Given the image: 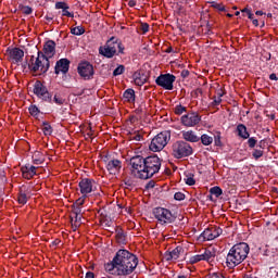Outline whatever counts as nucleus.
<instances>
[{
  "label": "nucleus",
  "mask_w": 278,
  "mask_h": 278,
  "mask_svg": "<svg viewBox=\"0 0 278 278\" xmlns=\"http://www.w3.org/2000/svg\"><path fill=\"white\" fill-rule=\"evenodd\" d=\"M138 268V256L129 250H118L111 262L104 264V270L113 277H129Z\"/></svg>",
  "instance_id": "obj_1"
},
{
  "label": "nucleus",
  "mask_w": 278,
  "mask_h": 278,
  "mask_svg": "<svg viewBox=\"0 0 278 278\" xmlns=\"http://www.w3.org/2000/svg\"><path fill=\"white\" fill-rule=\"evenodd\" d=\"M251 248L247 242L236 243L228 252L226 256V266L229 268H236V266H240L247 257H249V252Z\"/></svg>",
  "instance_id": "obj_2"
},
{
  "label": "nucleus",
  "mask_w": 278,
  "mask_h": 278,
  "mask_svg": "<svg viewBox=\"0 0 278 278\" xmlns=\"http://www.w3.org/2000/svg\"><path fill=\"white\" fill-rule=\"evenodd\" d=\"M28 68L31 73H38L40 71L41 75H45L51 68V61L48 59H42V54L37 52V58L31 55L28 62Z\"/></svg>",
  "instance_id": "obj_3"
},
{
  "label": "nucleus",
  "mask_w": 278,
  "mask_h": 278,
  "mask_svg": "<svg viewBox=\"0 0 278 278\" xmlns=\"http://www.w3.org/2000/svg\"><path fill=\"white\" fill-rule=\"evenodd\" d=\"M194 153L190 143L179 140L172 144V155L175 160H181L184 157H190Z\"/></svg>",
  "instance_id": "obj_4"
},
{
  "label": "nucleus",
  "mask_w": 278,
  "mask_h": 278,
  "mask_svg": "<svg viewBox=\"0 0 278 278\" xmlns=\"http://www.w3.org/2000/svg\"><path fill=\"white\" fill-rule=\"evenodd\" d=\"M162 168V161L157 157V154L146 157L143 179H151L153 175H157Z\"/></svg>",
  "instance_id": "obj_5"
},
{
  "label": "nucleus",
  "mask_w": 278,
  "mask_h": 278,
  "mask_svg": "<svg viewBox=\"0 0 278 278\" xmlns=\"http://www.w3.org/2000/svg\"><path fill=\"white\" fill-rule=\"evenodd\" d=\"M168 142H170V130L161 131L151 140L149 149L153 151V153H157L162 151Z\"/></svg>",
  "instance_id": "obj_6"
},
{
  "label": "nucleus",
  "mask_w": 278,
  "mask_h": 278,
  "mask_svg": "<svg viewBox=\"0 0 278 278\" xmlns=\"http://www.w3.org/2000/svg\"><path fill=\"white\" fill-rule=\"evenodd\" d=\"M152 214L157 220L159 225H170L177 220V216L168 208L159 206L153 208Z\"/></svg>",
  "instance_id": "obj_7"
},
{
  "label": "nucleus",
  "mask_w": 278,
  "mask_h": 278,
  "mask_svg": "<svg viewBox=\"0 0 278 278\" xmlns=\"http://www.w3.org/2000/svg\"><path fill=\"white\" fill-rule=\"evenodd\" d=\"M130 164V170L131 174L135 177H138V179H144L142 175H144V164H146V157L142 155H135L130 157L129 160Z\"/></svg>",
  "instance_id": "obj_8"
},
{
  "label": "nucleus",
  "mask_w": 278,
  "mask_h": 278,
  "mask_svg": "<svg viewBox=\"0 0 278 278\" xmlns=\"http://www.w3.org/2000/svg\"><path fill=\"white\" fill-rule=\"evenodd\" d=\"M33 92L41 101H45L46 103H53V96L49 92V89H47V86H45L42 81L40 80L35 81Z\"/></svg>",
  "instance_id": "obj_9"
},
{
  "label": "nucleus",
  "mask_w": 278,
  "mask_h": 278,
  "mask_svg": "<svg viewBox=\"0 0 278 278\" xmlns=\"http://www.w3.org/2000/svg\"><path fill=\"white\" fill-rule=\"evenodd\" d=\"M77 73L85 81H90L94 77V66L88 61L81 62L77 66Z\"/></svg>",
  "instance_id": "obj_10"
},
{
  "label": "nucleus",
  "mask_w": 278,
  "mask_h": 278,
  "mask_svg": "<svg viewBox=\"0 0 278 278\" xmlns=\"http://www.w3.org/2000/svg\"><path fill=\"white\" fill-rule=\"evenodd\" d=\"M176 79L177 77L173 74H161L159 77H156L155 84L164 90H173Z\"/></svg>",
  "instance_id": "obj_11"
},
{
  "label": "nucleus",
  "mask_w": 278,
  "mask_h": 278,
  "mask_svg": "<svg viewBox=\"0 0 278 278\" xmlns=\"http://www.w3.org/2000/svg\"><path fill=\"white\" fill-rule=\"evenodd\" d=\"M219 236H223V228L219 226H210L204 229V231L200 235L199 239L205 241L216 240Z\"/></svg>",
  "instance_id": "obj_12"
},
{
  "label": "nucleus",
  "mask_w": 278,
  "mask_h": 278,
  "mask_svg": "<svg viewBox=\"0 0 278 278\" xmlns=\"http://www.w3.org/2000/svg\"><path fill=\"white\" fill-rule=\"evenodd\" d=\"M180 121L181 125H184L185 127H197V125L201 123V116L198 112H191L182 115Z\"/></svg>",
  "instance_id": "obj_13"
},
{
  "label": "nucleus",
  "mask_w": 278,
  "mask_h": 278,
  "mask_svg": "<svg viewBox=\"0 0 278 278\" xmlns=\"http://www.w3.org/2000/svg\"><path fill=\"white\" fill-rule=\"evenodd\" d=\"M55 47L56 43L53 40H48L43 45L42 51H38L39 55H41L42 60H51L55 55Z\"/></svg>",
  "instance_id": "obj_14"
},
{
  "label": "nucleus",
  "mask_w": 278,
  "mask_h": 278,
  "mask_svg": "<svg viewBox=\"0 0 278 278\" xmlns=\"http://www.w3.org/2000/svg\"><path fill=\"white\" fill-rule=\"evenodd\" d=\"M94 179L83 178L78 184L80 188V194L86 198L88 194H90V192H94Z\"/></svg>",
  "instance_id": "obj_15"
},
{
  "label": "nucleus",
  "mask_w": 278,
  "mask_h": 278,
  "mask_svg": "<svg viewBox=\"0 0 278 278\" xmlns=\"http://www.w3.org/2000/svg\"><path fill=\"white\" fill-rule=\"evenodd\" d=\"M7 53L9 55V60L14 62V64L23 62V58H25V51H23L21 48H8Z\"/></svg>",
  "instance_id": "obj_16"
},
{
  "label": "nucleus",
  "mask_w": 278,
  "mask_h": 278,
  "mask_svg": "<svg viewBox=\"0 0 278 278\" xmlns=\"http://www.w3.org/2000/svg\"><path fill=\"white\" fill-rule=\"evenodd\" d=\"M71 68V60L64 58L56 61L54 66V73L55 75H60L62 73L63 75H66Z\"/></svg>",
  "instance_id": "obj_17"
},
{
  "label": "nucleus",
  "mask_w": 278,
  "mask_h": 278,
  "mask_svg": "<svg viewBox=\"0 0 278 278\" xmlns=\"http://www.w3.org/2000/svg\"><path fill=\"white\" fill-rule=\"evenodd\" d=\"M121 168H123V162L118 159L110 160L106 163V170H109L110 175H118Z\"/></svg>",
  "instance_id": "obj_18"
},
{
  "label": "nucleus",
  "mask_w": 278,
  "mask_h": 278,
  "mask_svg": "<svg viewBox=\"0 0 278 278\" xmlns=\"http://www.w3.org/2000/svg\"><path fill=\"white\" fill-rule=\"evenodd\" d=\"M54 8L55 10H62V16H67V18H75V13L68 11L71 10L68 3L64 1H58L55 2Z\"/></svg>",
  "instance_id": "obj_19"
},
{
  "label": "nucleus",
  "mask_w": 278,
  "mask_h": 278,
  "mask_svg": "<svg viewBox=\"0 0 278 278\" xmlns=\"http://www.w3.org/2000/svg\"><path fill=\"white\" fill-rule=\"evenodd\" d=\"M181 253H184V248H181V245H178L173 251L165 252L164 261L173 262V260H179V255H181Z\"/></svg>",
  "instance_id": "obj_20"
},
{
  "label": "nucleus",
  "mask_w": 278,
  "mask_h": 278,
  "mask_svg": "<svg viewBox=\"0 0 278 278\" xmlns=\"http://www.w3.org/2000/svg\"><path fill=\"white\" fill-rule=\"evenodd\" d=\"M29 199V190H27L25 187H22L17 193V203H20V205H27Z\"/></svg>",
  "instance_id": "obj_21"
},
{
  "label": "nucleus",
  "mask_w": 278,
  "mask_h": 278,
  "mask_svg": "<svg viewBox=\"0 0 278 278\" xmlns=\"http://www.w3.org/2000/svg\"><path fill=\"white\" fill-rule=\"evenodd\" d=\"M99 53L100 55H103V58H108V60H112V58H114V55H118V53H115L112 48H110L108 46V43H105L104 46H101L99 48Z\"/></svg>",
  "instance_id": "obj_22"
},
{
  "label": "nucleus",
  "mask_w": 278,
  "mask_h": 278,
  "mask_svg": "<svg viewBox=\"0 0 278 278\" xmlns=\"http://www.w3.org/2000/svg\"><path fill=\"white\" fill-rule=\"evenodd\" d=\"M181 134L186 142H199L201 140L193 130H182Z\"/></svg>",
  "instance_id": "obj_23"
},
{
  "label": "nucleus",
  "mask_w": 278,
  "mask_h": 278,
  "mask_svg": "<svg viewBox=\"0 0 278 278\" xmlns=\"http://www.w3.org/2000/svg\"><path fill=\"white\" fill-rule=\"evenodd\" d=\"M132 79L136 86H144V84H147V75H144V73L135 72L132 74Z\"/></svg>",
  "instance_id": "obj_24"
},
{
  "label": "nucleus",
  "mask_w": 278,
  "mask_h": 278,
  "mask_svg": "<svg viewBox=\"0 0 278 278\" xmlns=\"http://www.w3.org/2000/svg\"><path fill=\"white\" fill-rule=\"evenodd\" d=\"M115 238L118 242V244H127V235L125 233V231L123 230V228L117 227L115 229Z\"/></svg>",
  "instance_id": "obj_25"
},
{
  "label": "nucleus",
  "mask_w": 278,
  "mask_h": 278,
  "mask_svg": "<svg viewBox=\"0 0 278 278\" xmlns=\"http://www.w3.org/2000/svg\"><path fill=\"white\" fill-rule=\"evenodd\" d=\"M214 257H216V252L214 251V249H205L204 253H202L203 262H214Z\"/></svg>",
  "instance_id": "obj_26"
},
{
  "label": "nucleus",
  "mask_w": 278,
  "mask_h": 278,
  "mask_svg": "<svg viewBox=\"0 0 278 278\" xmlns=\"http://www.w3.org/2000/svg\"><path fill=\"white\" fill-rule=\"evenodd\" d=\"M238 137L243 138V140H249L250 134L249 130H247V126L244 124H239L237 126Z\"/></svg>",
  "instance_id": "obj_27"
},
{
  "label": "nucleus",
  "mask_w": 278,
  "mask_h": 278,
  "mask_svg": "<svg viewBox=\"0 0 278 278\" xmlns=\"http://www.w3.org/2000/svg\"><path fill=\"white\" fill-rule=\"evenodd\" d=\"M123 97L129 103L136 101V91L134 89H127L124 91Z\"/></svg>",
  "instance_id": "obj_28"
},
{
  "label": "nucleus",
  "mask_w": 278,
  "mask_h": 278,
  "mask_svg": "<svg viewBox=\"0 0 278 278\" xmlns=\"http://www.w3.org/2000/svg\"><path fill=\"white\" fill-rule=\"evenodd\" d=\"M106 43L110 47V49H112L115 53H118V51L116 50V49H118V39H116V37H111L106 41Z\"/></svg>",
  "instance_id": "obj_29"
},
{
  "label": "nucleus",
  "mask_w": 278,
  "mask_h": 278,
  "mask_svg": "<svg viewBox=\"0 0 278 278\" xmlns=\"http://www.w3.org/2000/svg\"><path fill=\"white\" fill-rule=\"evenodd\" d=\"M41 129L46 136H51V134H53V127H51V124H49V122H42Z\"/></svg>",
  "instance_id": "obj_30"
},
{
  "label": "nucleus",
  "mask_w": 278,
  "mask_h": 278,
  "mask_svg": "<svg viewBox=\"0 0 278 278\" xmlns=\"http://www.w3.org/2000/svg\"><path fill=\"white\" fill-rule=\"evenodd\" d=\"M202 144H204V147H210V144H212L214 142V138L210 137V135H202L200 138Z\"/></svg>",
  "instance_id": "obj_31"
},
{
  "label": "nucleus",
  "mask_w": 278,
  "mask_h": 278,
  "mask_svg": "<svg viewBox=\"0 0 278 278\" xmlns=\"http://www.w3.org/2000/svg\"><path fill=\"white\" fill-rule=\"evenodd\" d=\"M45 162V157H42V153L36 151L33 155V164H42Z\"/></svg>",
  "instance_id": "obj_32"
},
{
  "label": "nucleus",
  "mask_w": 278,
  "mask_h": 278,
  "mask_svg": "<svg viewBox=\"0 0 278 278\" xmlns=\"http://www.w3.org/2000/svg\"><path fill=\"white\" fill-rule=\"evenodd\" d=\"M71 34L73 36H84V34H86V29L83 26H77V27L71 28Z\"/></svg>",
  "instance_id": "obj_33"
},
{
  "label": "nucleus",
  "mask_w": 278,
  "mask_h": 278,
  "mask_svg": "<svg viewBox=\"0 0 278 278\" xmlns=\"http://www.w3.org/2000/svg\"><path fill=\"white\" fill-rule=\"evenodd\" d=\"M210 194H213L216 199L223 194V189L218 186H215L210 189Z\"/></svg>",
  "instance_id": "obj_34"
},
{
  "label": "nucleus",
  "mask_w": 278,
  "mask_h": 278,
  "mask_svg": "<svg viewBox=\"0 0 278 278\" xmlns=\"http://www.w3.org/2000/svg\"><path fill=\"white\" fill-rule=\"evenodd\" d=\"M28 111H29L30 116H34V118H37V117H38V114H40V109H38V108L36 106V104H31V105L28 108Z\"/></svg>",
  "instance_id": "obj_35"
},
{
  "label": "nucleus",
  "mask_w": 278,
  "mask_h": 278,
  "mask_svg": "<svg viewBox=\"0 0 278 278\" xmlns=\"http://www.w3.org/2000/svg\"><path fill=\"white\" fill-rule=\"evenodd\" d=\"M185 182L187 186H194V184H197V180H194V175L189 173L185 178Z\"/></svg>",
  "instance_id": "obj_36"
},
{
  "label": "nucleus",
  "mask_w": 278,
  "mask_h": 278,
  "mask_svg": "<svg viewBox=\"0 0 278 278\" xmlns=\"http://www.w3.org/2000/svg\"><path fill=\"white\" fill-rule=\"evenodd\" d=\"M252 156L254 160H260V157H264V150H261L260 148H256L252 152Z\"/></svg>",
  "instance_id": "obj_37"
},
{
  "label": "nucleus",
  "mask_w": 278,
  "mask_h": 278,
  "mask_svg": "<svg viewBox=\"0 0 278 278\" xmlns=\"http://www.w3.org/2000/svg\"><path fill=\"white\" fill-rule=\"evenodd\" d=\"M198 262H203L202 254L193 255L189 258V264H198Z\"/></svg>",
  "instance_id": "obj_38"
},
{
  "label": "nucleus",
  "mask_w": 278,
  "mask_h": 278,
  "mask_svg": "<svg viewBox=\"0 0 278 278\" xmlns=\"http://www.w3.org/2000/svg\"><path fill=\"white\" fill-rule=\"evenodd\" d=\"M125 73V65H118L114 71H113V77H118V75H123Z\"/></svg>",
  "instance_id": "obj_39"
},
{
  "label": "nucleus",
  "mask_w": 278,
  "mask_h": 278,
  "mask_svg": "<svg viewBox=\"0 0 278 278\" xmlns=\"http://www.w3.org/2000/svg\"><path fill=\"white\" fill-rule=\"evenodd\" d=\"M20 9H21L22 13L26 14L27 16H29V14H31V12H34V9H31V7H29V5H20Z\"/></svg>",
  "instance_id": "obj_40"
},
{
  "label": "nucleus",
  "mask_w": 278,
  "mask_h": 278,
  "mask_svg": "<svg viewBox=\"0 0 278 278\" xmlns=\"http://www.w3.org/2000/svg\"><path fill=\"white\" fill-rule=\"evenodd\" d=\"M248 146L250 149H255V147H257V139H255V137L249 138Z\"/></svg>",
  "instance_id": "obj_41"
},
{
  "label": "nucleus",
  "mask_w": 278,
  "mask_h": 278,
  "mask_svg": "<svg viewBox=\"0 0 278 278\" xmlns=\"http://www.w3.org/2000/svg\"><path fill=\"white\" fill-rule=\"evenodd\" d=\"M212 8L218 10L219 12H226L225 5L218 2H212Z\"/></svg>",
  "instance_id": "obj_42"
},
{
  "label": "nucleus",
  "mask_w": 278,
  "mask_h": 278,
  "mask_svg": "<svg viewBox=\"0 0 278 278\" xmlns=\"http://www.w3.org/2000/svg\"><path fill=\"white\" fill-rule=\"evenodd\" d=\"M186 112V106L178 104L175 106V114H177L178 116H181V113Z\"/></svg>",
  "instance_id": "obj_43"
},
{
  "label": "nucleus",
  "mask_w": 278,
  "mask_h": 278,
  "mask_svg": "<svg viewBox=\"0 0 278 278\" xmlns=\"http://www.w3.org/2000/svg\"><path fill=\"white\" fill-rule=\"evenodd\" d=\"M175 201H184L186 199V194L184 192L178 191L174 194Z\"/></svg>",
  "instance_id": "obj_44"
},
{
  "label": "nucleus",
  "mask_w": 278,
  "mask_h": 278,
  "mask_svg": "<svg viewBox=\"0 0 278 278\" xmlns=\"http://www.w3.org/2000/svg\"><path fill=\"white\" fill-rule=\"evenodd\" d=\"M242 14H247L248 18H250V21H253V12L251 11V9L249 8H244L243 10H241Z\"/></svg>",
  "instance_id": "obj_45"
},
{
  "label": "nucleus",
  "mask_w": 278,
  "mask_h": 278,
  "mask_svg": "<svg viewBox=\"0 0 278 278\" xmlns=\"http://www.w3.org/2000/svg\"><path fill=\"white\" fill-rule=\"evenodd\" d=\"M117 49H118V55H125V46H123V42L118 40L117 42Z\"/></svg>",
  "instance_id": "obj_46"
},
{
  "label": "nucleus",
  "mask_w": 278,
  "mask_h": 278,
  "mask_svg": "<svg viewBox=\"0 0 278 278\" xmlns=\"http://www.w3.org/2000/svg\"><path fill=\"white\" fill-rule=\"evenodd\" d=\"M53 101L56 103V105H64V99L58 94L53 97Z\"/></svg>",
  "instance_id": "obj_47"
},
{
  "label": "nucleus",
  "mask_w": 278,
  "mask_h": 278,
  "mask_svg": "<svg viewBox=\"0 0 278 278\" xmlns=\"http://www.w3.org/2000/svg\"><path fill=\"white\" fill-rule=\"evenodd\" d=\"M149 28H150L149 23H141L140 24V30L142 31V34H148Z\"/></svg>",
  "instance_id": "obj_48"
},
{
  "label": "nucleus",
  "mask_w": 278,
  "mask_h": 278,
  "mask_svg": "<svg viewBox=\"0 0 278 278\" xmlns=\"http://www.w3.org/2000/svg\"><path fill=\"white\" fill-rule=\"evenodd\" d=\"M84 203H86V198L81 197L78 200H76V202L73 204L77 207H81V205H84Z\"/></svg>",
  "instance_id": "obj_49"
},
{
  "label": "nucleus",
  "mask_w": 278,
  "mask_h": 278,
  "mask_svg": "<svg viewBox=\"0 0 278 278\" xmlns=\"http://www.w3.org/2000/svg\"><path fill=\"white\" fill-rule=\"evenodd\" d=\"M72 207H73V214H74V216H80V215H81V208H80V206L72 205Z\"/></svg>",
  "instance_id": "obj_50"
},
{
  "label": "nucleus",
  "mask_w": 278,
  "mask_h": 278,
  "mask_svg": "<svg viewBox=\"0 0 278 278\" xmlns=\"http://www.w3.org/2000/svg\"><path fill=\"white\" fill-rule=\"evenodd\" d=\"M130 140H135L136 142H140V140H142V135H140L139 132H137L135 135H130Z\"/></svg>",
  "instance_id": "obj_51"
},
{
  "label": "nucleus",
  "mask_w": 278,
  "mask_h": 278,
  "mask_svg": "<svg viewBox=\"0 0 278 278\" xmlns=\"http://www.w3.org/2000/svg\"><path fill=\"white\" fill-rule=\"evenodd\" d=\"M256 149H261V151H263V149H266V140H261L258 141V143H256Z\"/></svg>",
  "instance_id": "obj_52"
},
{
  "label": "nucleus",
  "mask_w": 278,
  "mask_h": 278,
  "mask_svg": "<svg viewBox=\"0 0 278 278\" xmlns=\"http://www.w3.org/2000/svg\"><path fill=\"white\" fill-rule=\"evenodd\" d=\"M223 103V98L214 97V101L212 102V105H220Z\"/></svg>",
  "instance_id": "obj_53"
},
{
  "label": "nucleus",
  "mask_w": 278,
  "mask_h": 278,
  "mask_svg": "<svg viewBox=\"0 0 278 278\" xmlns=\"http://www.w3.org/2000/svg\"><path fill=\"white\" fill-rule=\"evenodd\" d=\"M215 147H222L223 142L220 141V135L215 136Z\"/></svg>",
  "instance_id": "obj_54"
},
{
  "label": "nucleus",
  "mask_w": 278,
  "mask_h": 278,
  "mask_svg": "<svg viewBox=\"0 0 278 278\" xmlns=\"http://www.w3.org/2000/svg\"><path fill=\"white\" fill-rule=\"evenodd\" d=\"M199 94H203V89L197 88L194 91H192V97H199Z\"/></svg>",
  "instance_id": "obj_55"
},
{
  "label": "nucleus",
  "mask_w": 278,
  "mask_h": 278,
  "mask_svg": "<svg viewBox=\"0 0 278 278\" xmlns=\"http://www.w3.org/2000/svg\"><path fill=\"white\" fill-rule=\"evenodd\" d=\"M74 218L75 219H73V223L76 224V225H80L81 226V216L74 215Z\"/></svg>",
  "instance_id": "obj_56"
},
{
  "label": "nucleus",
  "mask_w": 278,
  "mask_h": 278,
  "mask_svg": "<svg viewBox=\"0 0 278 278\" xmlns=\"http://www.w3.org/2000/svg\"><path fill=\"white\" fill-rule=\"evenodd\" d=\"M152 188H155V182L153 180H150L147 185H146V190H151Z\"/></svg>",
  "instance_id": "obj_57"
},
{
  "label": "nucleus",
  "mask_w": 278,
  "mask_h": 278,
  "mask_svg": "<svg viewBox=\"0 0 278 278\" xmlns=\"http://www.w3.org/2000/svg\"><path fill=\"white\" fill-rule=\"evenodd\" d=\"M216 94H217V98H218V99H223V97H225V90H223V88H219V89L216 91Z\"/></svg>",
  "instance_id": "obj_58"
},
{
  "label": "nucleus",
  "mask_w": 278,
  "mask_h": 278,
  "mask_svg": "<svg viewBox=\"0 0 278 278\" xmlns=\"http://www.w3.org/2000/svg\"><path fill=\"white\" fill-rule=\"evenodd\" d=\"M180 76L182 77V79H186L187 77L190 76V71L184 70V71L180 73Z\"/></svg>",
  "instance_id": "obj_59"
},
{
  "label": "nucleus",
  "mask_w": 278,
  "mask_h": 278,
  "mask_svg": "<svg viewBox=\"0 0 278 278\" xmlns=\"http://www.w3.org/2000/svg\"><path fill=\"white\" fill-rule=\"evenodd\" d=\"M124 185L126 188H131V186H134V181H131V179H125Z\"/></svg>",
  "instance_id": "obj_60"
},
{
  "label": "nucleus",
  "mask_w": 278,
  "mask_h": 278,
  "mask_svg": "<svg viewBox=\"0 0 278 278\" xmlns=\"http://www.w3.org/2000/svg\"><path fill=\"white\" fill-rule=\"evenodd\" d=\"M28 173L34 176H36V166L31 165V166H28Z\"/></svg>",
  "instance_id": "obj_61"
},
{
  "label": "nucleus",
  "mask_w": 278,
  "mask_h": 278,
  "mask_svg": "<svg viewBox=\"0 0 278 278\" xmlns=\"http://www.w3.org/2000/svg\"><path fill=\"white\" fill-rule=\"evenodd\" d=\"M71 223H72V229H73V231H77V228H78V227H81L79 224L73 223V217H71Z\"/></svg>",
  "instance_id": "obj_62"
},
{
  "label": "nucleus",
  "mask_w": 278,
  "mask_h": 278,
  "mask_svg": "<svg viewBox=\"0 0 278 278\" xmlns=\"http://www.w3.org/2000/svg\"><path fill=\"white\" fill-rule=\"evenodd\" d=\"M24 179H31L34 176L29 172L22 173Z\"/></svg>",
  "instance_id": "obj_63"
},
{
  "label": "nucleus",
  "mask_w": 278,
  "mask_h": 278,
  "mask_svg": "<svg viewBox=\"0 0 278 278\" xmlns=\"http://www.w3.org/2000/svg\"><path fill=\"white\" fill-rule=\"evenodd\" d=\"M85 277H86V278H94V273H92V271H87Z\"/></svg>",
  "instance_id": "obj_64"
}]
</instances>
